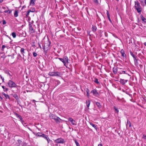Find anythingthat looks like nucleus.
<instances>
[{"label": "nucleus", "mask_w": 146, "mask_h": 146, "mask_svg": "<svg viewBox=\"0 0 146 146\" xmlns=\"http://www.w3.org/2000/svg\"><path fill=\"white\" fill-rule=\"evenodd\" d=\"M21 25V27H22V28H23V25Z\"/></svg>", "instance_id": "680f3d73"}, {"label": "nucleus", "mask_w": 146, "mask_h": 146, "mask_svg": "<svg viewBox=\"0 0 146 146\" xmlns=\"http://www.w3.org/2000/svg\"><path fill=\"white\" fill-rule=\"evenodd\" d=\"M6 23V21L5 20H3V25H5V24Z\"/></svg>", "instance_id": "a18cd8bd"}, {"label": "nucleus", "mask_w": 146, "mask_h": 146, "mask_svg": "<svg viewBox=\"0 0 146 146\" xmlns=\"http://www.w3.org/2000/svg\"><path fill=\"white\" fill-rule=\"evenodd\" d=\"M54 142L57 143H64L65 142L64 139L62 138H60L54 140Z\"/></svg>", "instance_id": "39448f33"}, {"label": "nucleus", "mask_w": 146, "mask_h": 146, "mask_svg": "<svg viewBox=\"0 0 146 146\" xmlns=\"http://www.w3.org/2000/svg\"><path fill=\"white\" fill-rule=\"evenodd\" d=\"M19 118L20 119L22 124L23 125L25 126V124L26 123H25V121L23 120V118H22V117L19 115Z\"/></svg>", "instance_id": "a211bd4d"}, {"label": "nucleus", "mask_w": 146, "mask_h": 146, "mask_svg": "<svg viewBox=\"0 0 146 146\" xmlns=\"http://www.w3.org/2000/svg\"><path fill=\"white\" fill-rule=\"evenodd\" d=\"M114 109L117 112V113L118 112H119L117 108H116L115 106H114Z\"/></svg>", "instance_id": "58836bf2"}, {"label": "nucleus", "mask_w": 146, "mask_h": 146, "mask_svg": "<svg viewBox=\"0 0 146 146\" xmlns=\"http://www.w3.org/2000/svg\"><path fill=\"white\" fill-rule=\"evenodd\" d=\"M19 33L20 34L19 36H23V33L21 30H20V32H19Z\"/></svg>", "instance_id": "c85d7f7f"}, {"label": "nucleus", "mask_w": 146, "mask_h": 146, "mask_svg": "<svg viewBox=\"0 0 146 146\" xmlns=\"http://www.w3.org/2000/svg\"><path fill=\"white\" fill-rule=\"evenodd\" d=\"M32 101H33V102H34L35 104V105H36V104H35V100H32Z\"/></svg>", "instance_id": "864d4df0"}, {"label": "nucleus", "mask_w": 146, "mask_h": 146, "mask_svg": "<svg viewBox=\"0 0 146 146\" xmlns=\"http://www.w3.org/2000/svg\"><path fill=\"white\" fill-rule=\"evenodd\" d=\"M33 133L36 136L42 137L43 135L44 134L42 133Z\"/></svg>", "instance_id": "dca6fc26"}, {"label": "nucleus", "mask_w": 146, "mask_h": 146, "mask_svg": "<svg viewBox=\"0 0 146 146\" xmlns=\"http://www.w3.org/2000/svg\"><path fill=\"white\" fill-rule=\"evenodd\" d=\"M68 121H70L72 125H76V123L75 121L71 117H69L68 119Z\"/></svg>", "instance_id": "1a4fd4ad"}, {"label": "nucleus", "mask_w": 146, "mask_h": 146, "mask_svg": "<svg viewBox=\"0 0 146 146\" xmlns=\"http://www.w3.org/2000/svg\"><path fill=\"white\" fill-rule=\"evenodd\" d=\"M2 88H3V89H4V90L5 89V87L4 86H2Z\"/></svg>", "instance_id": "6e6d98bb"}, {"label": "nucleus", "mask_w": 146, "mask_h": 146, "mask_svg": "<svg viewBox=\"0 0 146 146\" xmlns=\"http://www.w3.org/2000/svg\"><path fill=\"white\" fill-rule=\"evenodd\" d=\"M92 29V31L94 32L96 31L97 28L96 26H93Z\"/></svg>", "instance_id": "bb28decb"}, {"label": "nucleus", "mask_w": 146, "mask_h": 146, "mask_svg": "<svg viewBox=\"0 0 146 146\" xmlns=\"http://www.w3.org/2000/svg\"><path fill=\"white\" fill-rule=\"evenodd\" d=\"M38 46H39V47L40 48H41V46L40 45V44L39 43H38Z\"/></svg>", "instance_id": "603ef678"}, {"label": "nucleus", "mask_w": 146, "mask_h": 146, "mask_svg": "<svg viewBox=\"0 0 146 146\" xmlns=\"http://www.w3.org/2000/svg\"><path fill=\"white\" fill-rule=\"evenodd\" d=\"M142 138L143 139H146V135L145 134H143Z\"/></svg>", "instance_id": "c03bdc74"}, {"label": "nucleus", "mask_w": 146, "mask_h": 146, "mask_svg": "<svg viewBox=\"0 0 146 146\" xmlns=\"http://www.w3.org/2000/svg\"><path fill=\"white\" fill-rule=\"evenodd\" d=\"M105 36H106L107 37L108 36V33L107 32H105Z\"/></svg>", "instance_id": "3c124183"}, {"label": "nucleus", "mask_w": 146, "mask_h": 146, "mask_svg": "<svg viewBox=\"0 0 146 146\" xmlns=\"http://www.w3.org/2000/svg\"><path fill=\"white\" fill-rule=\"evenodd\" d=\"M18 12L16 10L15 11V12L14 13V15L15 17H17L18 16Z\"/></svg>", "instance_id": "7c9ffc66"}, {"label": "nucleus", "mask_w": 146, "mask_h": 146, "mask_svg": "<svg viewBox=\"0 0 146 146\" xmlns=\"http://www.w3.org/2000/svg\"><path fill=\"white\" fill-rule=\"evenodd\" d=\"M1 8H0V13H2V12L1 11Z\"/></svg>", "instance_id": "4d7b16f0"}, {"label": "nucleus", "mask_w": 146, "mask_h": 146, "mask_svg": "<svg viewBox=\"0 0 146 146\" xmlns=\"http://www.w3.org/2000/svg\"><path fill=\"white\" fill-rule=\"evenodd\" d=\"M35 11V9L34 8H31L29 10L27 11V13L26 14V15L27 16L29 15V13L31 12H34Z\"/></svg>", "instance_id": "f8f14e48"}, {"label": "nucleus", "mask_w": 146, "mask_h": 146, "mask_svg": "<svg viewBox=\"0 0 146 146\" xmlns=\"http://www.w3.org/2000/svg\"><path fill=\"white\" fill-rule=\"evenodd\" d=\"M106 15L108 17H110V14L108 11H107Z\"/></svg>", "instance_id": "ea45409f"}, {"label": "nucleus", "mask_w": 146, "mask_h": 146, "mask_svg": "<svg viewBox=\"0 0 146 146\" xmlns=\"http://www.w3.org/2000/svg\"><path fill=\"white\" fill-rule=\"evenodd\" d=\"M86 106L88 108H89L90 103V100H86Z\"/></svg>", "instance_id": "412c9836"}, {"label": "nucleus", "mask_w": 146, "mask_h": 146, "mask_svg": "<svg viewBox=\"0 0 146 146\" xmlns=\"http://www.w3.org/2000/svg\"><path fill=\"white\" fill-rule=\"evenodd\" d=\"M58 58L63 63L64 66H66V63H68V59L66 56H64L63 58Z\"/></svg>", "instance_id": "7ed1b4c3"}, {"label": "nucleus", "mask_w": 146, "mask_h": 146, "mask_svg": "<svg viewBox=\"0 0 146 146\" xmlns=\"http://www.w3.org/2000/svg\"><path fill=\"white\" fill-rule=\"evenodd\" d=\"M0 77H1V78L2 79V81H3V82H4V78H3L1 75L0 76Z\"/></svg>", "instance_id": "de8ad7c7"}, {"label": "nucleus", "mask_w": 146, "mask_h": 146, "mask_svg": "<svg viewBox=\"0 0 146 146\" xmlns=\"http://www.w3.org/2000/svg\"><path fill=\"white\" fill-rule=\"evenodd\" d=\"M135 9L137 10L138 13H140L141 11L142 8L139 3L138 1H135Z\"/></svg>", "instance_id": "f03ea898"}, {"label": "nucleus", "mask_w": 146, "mask_h": 146, "mask_svg": "<svg viewBox=\"0 0 146 146\" xmlns=\"http://www.w3.org/2000/svg\"><path fill=\"white\" fill-rule=\"evenodd\" d=\"M33 55L35 57L37 55V54L36 52H33Z\"/></svg>", "instance_id": "c9c22d12"}, {"label": "nucleus", "mask_w": 146, "mask_h": 146, "mask_svg": "<svg viewBox=\"0 0 146 146\" xmlns=\"http://www.w3.org/2000/svg\"><path fill=\"white\" fill-rule=\"evenodd\" d=\"M35 0H31L30 2V5L33 6L35 4Z\"/></svg>", "instance_id": "5701e85b"}, {"label": "nucleus", "mask_w": 146, "mask_h": 146, "mask_svg": "<svg viewBox=\"0 0 146 146\" xmlns=\"http://www.w3.org/2000/svg\"><path fill=\"white\" fill-rule=\"evenodd\" d=\"M19 56H21L19 54Z\"/></svg>", "instance_id": "774afa93"}, {"label": "nucleus", "mask_w": 146, "mask_h": 146, "mask_svg": "<svg viewBox=\"0 0 146 146\" xmlns=\"http://www.w3.org/2000/svg\"><path fill=\"white\" fill-rule=\"evenodd\" d=\"M6 47V46L5 45H3L2 47L1 50L3 51L4 48Z\"/></svg>", "instance_id": "a19ab883"}, {"label": "nucleus", "mask_w": 146, "mask_h": 146, "mask_svg": "<svg viewBox=\"0 0 146 146\" xmlns=\"http://www.w3.org/2000/svg\"><path fill=\"white\" fill-rule=\"evenodd\" d=\"M49 116L50 119H54L57 123H60V120H61L60 118L52 113L50 114Z\"/></svg>", "instance_id": "f257e3e1"}, {"label": "nucleus", "mask_w": 146, "mask_h": 146, "mask_svg": "<svg viewBox=\"0 0 146 146\" xmlns=\"http://www.w3.org/2000/svg\"><path fill=\"white\" fill-rule=\"evenodd\" d=\"M8 85L10 88L16 87L17 85L13 81L10 80L8 83Z\"/></svg>", "instance_id": "423d86ee"}, {"label": "nucleus", "mask_w": 146, "mask_h": 146, "mask_svg": "<svg viewBox=\"0 0 146 146\" xmlns=\"http://www.w3.org/2000/svg\"><path fill=\"white\" fill-rule=\"evenodd\" d=\"M12 35L14 38H15L16 37V34L15 32L12 33Z\"/></svg>", "instance_id": "f704fd0d"}, {"label": "nucleus", "mask_w": 146, "mask_h": 146, "mask_svg": "<svg viewBox=\"0 0 146 146\" xmlns=\"http://www.w3.org/2000/svg\"><path fill=\"white\" fill-rule=\"evenodd\" d=\"M49 75L53 76H60L61 75V74L60 72H50L48 74Z\"/></svg>", "instance_id": "20e7f679"}, {"label": "nucleus", "mask_w": 146, "mask_h": 146, "mask_svg": "<svg viewBox=\"0 0 146 146\" xmlns=\"http://www.w3.org/2000/svg\"><path fill=\"white\" fill-rule=\"evenodd\" d=\"M128 81L127 80H125L123 79H120L119 82L120 84L122 85H124L125 83L127 82Z\"/></svg>", "instance_id": "ddd939ff"}, {"label": "nucleus", "mask_w": 146, "mask_h": 146, "mask_svg": "<svg viewBox=\"0 0 146 146\" xmlns=\"http://www.w3.org/2000/svg\"><path fill=\"white\" fill-rule=\"evenodd\" d=\"M120 52L121 54V55L123 57H126V55L125 53V51L123 49H121V50L120 51Z\"/></svg>", "instance_id": "f3484780"}, {"label": "nucleus", "mask_w": 146, "mask_h": 146, "mask_svg": "<svg viewBox=\"0 0 146 146\" xmlns=\"http://www.w3.org/2000/svg\"><path fill=\"white\" fill-rule=\"evenodd\" d=\"M4 12H5V13H8L10 14L11 12V10L5 11Z\"/></svg>", "instance_id": "e433bc0d"}, {"label": "nucleus", "mask_w": 146, "mask_h": 146, "mask_svg": "<svg viewBox=\"0 0 146 146\" xmlns=\"http://www.w3.org/2000/svg\"><path fill=\"white\" fill-rule=\"evenodd\" d=\"M76 146H80V144L78 145H76Z\"/></svg>", "instance_id": "338daca9"}, {"label": "nucleus", "mask_w": 146, "mask_h": 146, "mask_svg": "<svg viewBox=\"0 0 146 146\" xmlns=\"http://www.w3.org/2000/svg\"><path fill=\"white\" fill-rule=\"evenodd\" d=\"M13 96L17 100V102L18 103L17 100L18 99V97L17 94H15L13 95Z\"/></svg>", "instance_id": "a878e982"}, {"label": "nucleus", "mask_w": 146, "mask_h": 146, "mask_svg": "<svg viewBox=\"0 0 146 146\" xmlns=\"http://www.w3.org/2000/svg\"><path fill=\"white\" fill-rule=\"evenodd\" d=\"M93 1L96 4H98V0H93Z\"/></svg>", "instance_id": "79ce46f5"}, {"label": "nucleus", "mask_w": 146, "mask_h": 146, "mask_svg": "<svg viewBox=\"0 0 146 146\" xmlns=\"http://www.w3.org/2000/svg\"><path fill=\"white\" fill-rule=\"evenodd\" d=\"M145 3L146 5V0H145Z\"/></svg>", "instance_id": "0e129e2a"}, {"label": "nucleus", "mask_w": 146, "mask_h": 146, "mask_svg": "<svg viewBox=\"0 0 146 146\" xmlns=\"http://www.w3.org/2000/svg\"><path fill=\"white\" fill-rule=\"evenodd\" d=\"M3 94L4 96L6 99L8 98H9V96L8 95H7L4 93H3Z\"/></svg>", "instance_id": "c756f323"}, {"label": "nucleus", "mask_w": 146, "mask_h": 146, "mask_svg": "<svg viewBox=\"0 0 146 146\" xmlns=\"http://www.w3.org/2000/svg\"><path fill=\"white\" fill-rule=\"evenodd\" d=\"M129 125V127H130L131 126V123L129 121L128 119L127 120V123L126 124V127H127L128 125Z\"/></svg>", "instance_id": "b1692460"}, {"label": "nucleus", "mask_w": 146, "mask_h": 146, "mask_svg": "<svg viewBox=\"0 0 146 146\" xmlns=\"http://www.w3.org/2000/svg\"><path fill=\"white\" fill-rule=\"evenodd\" d=\"M35 44H36V43L35 42H32V46H35Z\"/></svg>", "instance_id": "37998d69"}, {"label": "nucleus", "mask_w": 146, "mask_h": 146, "mask_svg": "<svg viewBox=\"0 0 146 146\" xmlns=\"http://www.w3.org/2000/svg\"><path fill=\"white\" fill-rule=\"evenodd\" d=\"M8 90V89L7 88H5V90H4V91H7Z\"/></svg>", "instance_id": "09e8293b"}, {"label": "nucleus", "mask_w": 146, "mask_h": 146, "mask_svg": "<svg viewBox=\"0 0 146 146\" xmlns=\"http://www.w3.org/2000/svg\"><path fill=\"white\" fill-rule=\"evenodd\" d=\"M42 137L44 138L45 139L47 140L48 143L50 141V140L49 138L48 135H45V134H44L43 135Z\"/></svg>", "instance_id": "9d476101"}, {"label": "nucleus", "mask_w": 146, "mask_h": 146, "mask_svg": "<svg viewBox=\"0 0 146 146\" xmlns=\"http://www.w3.org/2000/svg\"><path fill=\"white\" fill-rule=\"evenodd\" d=\"M113 73L115 74H116L117 72V70L116 67H114L113 68Z\"/></svg>", "instance_id": "aec40b11"}, {"label": "nucleus", "mask_w": 146, "mask_h": 146, "mask_svg": "<svg viewBox=\"0 0 146 146\" xmlns=\"http://www.w3.org/2000/svg\"><path fill=\"white\" fill-rule=\"evenodd\" d=\"M74 142L75 143H76V145H79V143L75 139L74 140Z\"/></svg>", "instance_id": "4c0bfd02"}, {"label": "nucleus", "mask_w": 146, "mask_h": 146, "mask_svg": "<svg viewBox=\"0 0 146 146\" xmlns=\"http://www.w3.org/2000/svg\"><path fill=\"white\" fill-rule=\"evenodd\" d=\"M2 8H3V9H4L5 8V7H2Z\"/></svg>", "instance_id": "69168bd1"}, {"label": "nucleus", "mask_w": 146, "mask_h": 146, "mask_svg": "<svg viewBox=\"0 0 146 146\" xmlns=\"http://www.w3.org/2000/svg\"><path fill=\"white\" fill-rule=\"evenodd\" d=\"M15 113L17 115V117H18V114L17 113Z\"/></svg>", "instance_id": "5fc2aeb1"}, {"label": "nucleus", "mask_w": 146, "mask_h": 146, "mask_svg": "<svg viewBox=\"0 0 146 146\" xmlns=\"http://www.w3.org/2000/svg\"><path fill=\"white\" fill-rule=\"evenodd\" d=\"M90 92V90H89L88 88H87L86 90V92L87 93V96L88 97V98L89 97V92Z\"/></svg>", "instance_id": "cd10ccee"}, {"label": "nucleus", "mask_w": 146, "mask_h": 146, "mask_svg": "<svg viewBox=\"0 0 146 146\" xmlns=\"http://www.w3.org/2000/svg\"><path fill=\"white\" fill-rule=\"evenodd\" d=\"M140 17L141 18V19L142 21L143 22L145 23H146V19L142 15H140Z\"/></svg>", "instance_id": "6ab92c4d"}, {"label": "nucleus", "mask_w": 146, "mask_h": 146, "mask_svg": "<svg viewBox=\"0 0 146 146\" xmlns=\"http://www.w3.org/2000/svg\"><path fill=\"white\" fill-rule=\"evenodd\" d=\"M94 81V82H95L96 83H97L98 84H99V83L98 81V79L96 78H95V80Z\"/></svg>", "instance_id": "2f4dec72"}, {"label": "nucleus", "mask_w": 146, "mask_h": 146, "mask_svg": "<svg viewBox=\"0 0 146 146\" xmlns=\"http://www.w3.org/2000/svg\"><path fill=\"white\" fill-rule=\"evenodd\" d=\"M89 123L91 125H92L93 127L94 128V129L97 130V125L93 124L91 122H90Z\"/></svg>", "instance_id": "4be33fe9"}, {"label": "nucleus", "mask_w": 146, "mask_h": 146, "mask_svg": "<svg viewBox=\"0 0 146 146\" xmlns=\"http://www.w3.org/2000/svg\"><path fill=\"white\" fill-rule=\"evenodd\" d=\"M130 53L131 55L133 57V58H134V61L135 62H137V57H135L134 55L133 54V52L131 51H130Z\"/></svg>", "instance_id": "2eb2a0df"}, {"label": "nucleus", "mask_w": 146, "mask_h": 146, "mask_svg": "<svg viewBox=\"0 0 146 146\" xmlns=\"http://www.w3.org/2000/svg\"><path fill=\"white\" fill-rule=\"evenodd\" d=\"M144 44L146 46V42H145L144 43Z\"/></svg>", "instance_id": "052dcab7"}, {"label": "nucleus", "mask_w": 146, "mask_h": 146, "mask_svg": "<svg viewBox=\"0 0 146 146\" xmlns=\"http://www.w3.org/2000/svg\"><path fill=\"white\" fill-rule=\"evenodd\" d=\"M3 1V0H0V2L1 3Z\"/></svg>", "instance_id": "bf43d9fd"}, {"label": "nucleus", "mask_w": 146, "mask_h": 146, "mask_svg": "<svg viewBox=\"0 0 146 146\" xmlns=\"http://www.w3.org/2000/svg\"><path fill=\"white\" fill-rule=\"evenodd\" d=\"M123 92L125 93L126 94H127L129 95V96H132V95L131 94H129L128 92L126 91V90H123Z\"/></svg>", "instance_id": "473e14b6"}, {"label": "nucleus", "mask_w": 146, "mask_h": 146, "mask_svg": "<svg viewBox=\"0 0 146 146\" xmlns=\"http://www.w3.org/2000/svg\"><path fill=\"white\" fill-rule=\"evenodd\" d=\"M50 44V42L48 41L47 43H45L44 45H43V48L44 50H45L46 47H49Z\"/></svg>", "instance_id": "4468645a"}, {"label": "nucleus", "mask_w": 146, "mask_h": 146, "mask_svg": "<svg viewBox=\"0 0 146 146\" xmlns=\"http://www.w3.org/2000/svg\"><path fill=\"white\" fill-rule=\"evenodd\" d=\"M98 146H102V145L101 144H99L98 145Z\"/></svg>", "instance_id": "13d9d810"}, {"label": "nucleus", "mask_w": 146, "mask_h": 146, "mask_svg": "<svg viewBox=\"0 0 146 146\" xmlns=\"http://www.w3.org/2000/svg\"><path fill=\"white\" fill-rule=\"evenodd\" d=\"M31 23L29 22V31L31 33H33L35 32V30L33 28L31 25Z\"/></svg>", "instance_id": "0eeeda50"}, {"label": "nucleus", "mask_w": 146, "mask_h": 146, "mask_svg": "<svg viewBox=\"0 0 146 146\" xmlns=\"http://www.w3.org/2000/svg\"><path fill=\"white\" fill-rule=\"evenodd\" d=\"M20 51L21 54H22L23 56H24L25 55L26 52H27L26 49H25L23 48H21Z\"/></svg>", "instance_id": "9b49d317"}, {"label": "nucleus", "mask_w": 146, "mask_h": 146, "mask_svg": "<svg viewBox=\"0 0 146 146\" xmlns=\"http://www.w3.org/2000/svg\"><path fill=\"white\" fill-rule=\"evenodd\" d=\"M108 18L109 21H110V23H112V21H111L110 18V17H108Z\"/></svg>", "instance_id": "49530a36"}, {"label": "nucleus", "mask_w": 146, "mask_h": 146, "mask_svg": "<svg viewBox=\"0 0 146 146\" xmlns=\"http://www.w3.org/2000/svg\"><path fill=\"white\" fill-rule=\"evenodd\" d=\"M96 103L97 106L99 108H101V105L100 103L98 102H96Z\"/></svg>", "instance_id": "393cba45"}, {"label": "nucleus", "mask_w": 146, "mask_h": 146, "mask_svg": "<svg viewBox=\"0 0 146 146\" xmlns=\"http://www.w3.org/2000/svg\"><path fill=\"white\" fill-rule=\"evenodd\" d=\"M120 74H127L126 73L125 71H121L119 72Z\"/></svg>", "instance_id": "72a5a7b5"}, {"label": "nucleus", "mask_w": 146, "mask_h": 146, "mask_svg": "<svg viewBox=\"0 0 146 146\" xmlns=\"http://www.w3.org/2000/svg\"><path fill=\"white\" fill-rule=\"evenodd\" d=\"M91 93H93L94 96L96 97L98 96L99 95L97 92V90L96 89H94L91 91Z\"/></svg>", "instance_id": "6e6552de"}, {"label": "nucleus", "mask_w": 146, "mask_h": 146, "mask_svg": "<svg viewBox=\"0 0 146 146\" xmlns=\"http://www.w3.org/2000/svg\"><path fill=\"white\" fill-rule=\"evenodd\" d=\"M44 50V54H46L47 53V50Z\"/></svg>", "instance_id": "8fccbe9b"}, {"label": "nucleus", "mask_w": 146, "mask_h": 146, "mask_svg": "<svg viewBox=\"0 0 146 146\" xmlns=\"http://www.w3.org/2000/svg\"><path fill=\"white\" fill-rule=\"evenodd\" d=\"M143 0H139L141 2H143Z\"/></svg>", "instance_id": "e2e57ef3"}]
</instances>
